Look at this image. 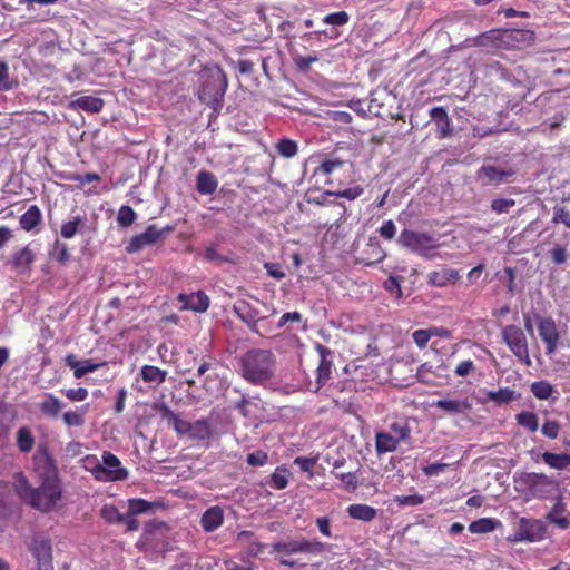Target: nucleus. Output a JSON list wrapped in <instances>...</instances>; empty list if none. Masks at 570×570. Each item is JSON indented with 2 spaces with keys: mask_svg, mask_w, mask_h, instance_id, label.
<instances>
[{
  "mask_svg": "<svg viewBox=\"0 0 570 570\" xmlns=\"http://www.w3.org/2000/svg\"><path fill=\"white\" fill-rule=\"evenodd\" d=\"M267 453L259 450L247 454L246 461L252 466H262L267 462Z\"/></svg>",
  "mask_w": 570,
  "mask_h": 570,
  "instance_id": "obj_56",
  "label": "nucleus"
},
{
  "mask_svg": "<svg viewBox=\"0 0 570 570\" xmlns=\"http://www.w3.org/2000/svg\"><path fill=\"white\" fill-rule=\"evenodd\" d=\"M316 458L297 456L294 464L297 465L303 472H312L313 466L316 464Z\"/></svg>",
  "mask_w": 570,
  "mask_h": 570,
  "instance_id": "obj_59",
  "label": "nucleus"
},
{
  "mask_svg": "<svg viewBox=\"0 0 570 570\" xmlns=\"http://www.w3.org/2000/svg\"><path fill=\"white\" fill-rule=\"evenodd\" d=\"M52 255L60 264H66L70 258L68 246L58 239L55 242Z\"/></svg>",
  "mask_w": 570,
  "mask_h": 570,
  "instance_id": "obj_49",
  "label": "nucleus"
},
{
  "mask_svg": "<svg viewBox=\"0 0 570 570\" xmlns=\"http://www.w3.org/2000/svg\"><path fill=\"white\" fill-rule=\"evenodd\" d=\"M513 482L518 493L530 498L548 499L559 491V482L544 473L521 472Z\"/></svg>",
  "mask_w": 570,
  "mask_h": 570,
  "instance_id": "obj_4",
  "label": "nucleus"
},
{
  "mask_svg": "<svg viewBox=\"0 0 570 570\" xmlns=\"http://www.w3.org/2000/svg\"><path fill=\"white\" fill-rule=\"evenodd\" d=\"M459 278V272L456 269L448 267L438 271H432L428 275L429 284L436 287H444L446 285L454 284Z\"/></svg>",
  "mask_w": 570,
  "mask_h": 570,
  "instance_id": "obj_18",
  "label": "nucleus"
},
{
  "mask_svg": "<svg viewBox=\"0 0 570 570\" xmlns=\"http://www.w3.org/2000/svg\"><path fill=\"white\" fill-rule=\"evenodd\" d=\"M315 522H316V525L318 528V531L324 537H326V538H331L332 537L331 522H330L328 518L321 517V518H317Z\"/></svg>",
  "mask_w": 570,
  "mask_h": 570,
  "instance_id": "obj_64",
  "label": "nucleus"
},
{
  "mask_svg": "<svg viewBox=\"0 0 570 570\" xmlns=\"http://www.w3.org/2000/svg\"><path fill=\"white\" fill-rule=\"evenodd\" d=\"M515 205L512 198H497L491 203V209L497 214H505Z\"/></svg>",
  "mask_w": 570,
  "mask_h": 570,
  "instance_id": "obj_50",
  "label": "nucleus"
},
{
  "mask_svg": "<svg viewBox=\"0 0 570 570\" xmlns=\"http://www.w3.org/2000/svg\"><path fill=\"white\" fill-rule=\"evenodd\" d=\"M561 430V425L553 420H547L541 426V433L551 440H554L559 436Z\"/></svg>",
  "mask_w": 570,
  "mask_h": 570,
  "instance_id": "obj_51",
  "label": "nucleus"
},
{
  "mask_svg": "<svg viewBox=\"0 0 570 570\" xmlns=\"http://www.w3.org/2000/svg\"><path fill=\"white\" fill-rule=\"evenodd\" d=\"M399 443L407 441L411 436V429L405 422H394L390 425V432Z\"/></svg>",
  "mask_w": 570,
  "mask_h": 570,
  "instance_id": "obj_40",
  "label": "nucleus"
},
{
  "mask_svg": "<svg viewBox=\"0 0 570 570\" xmlns=\"http://www.w3.org/2000/svg\"><path fill=\"white\" fill-rule=\"evenodd\" d=\"M346 512L350 518L355 520H361L364 522H370L376 518V510L364 503H354L350 504L346 509Z\"/></svg>",
  "mask_w": 570,
  "mask_h": 570,
  "instance_id": "obj_25",
  "label": "nucleus"
},
{
  "mask_svg": "<svg viewBox=\"0 0 570 570\" xmlns=\"http://www.w3.org/2000/svg\"><path fill=\"white\" fill-rule=\"evenodd\" d=\"M33 261L35 254L29 247H23L22 249L14 253L12 257V264L14 268L18 269L19 272L28 271Z\"/></svg>",
  "mask_w": 570,
  "mask_h": 570,
  "instance_id": "obj_33",
  "label": "nucleus"
},
{
  "mask_svg": "<svg viewBox=\"0 0 570 570\" xmlns=\"http://www.w3.org/2000/svg\"><path fill=\"white\" fill-rule=\"evenodd\" d=\"M476 370L472 360L461 361L454 368V374L460 377H465Z\"/></svg>",
  "mask_w": 570,
  "mask_h": 570,
  "instance_id": "obj_55",
  "label": "nucleus"
},
{
  "mask_svg": "<svg viewBox=\"0 0 570 570\" xmlns=\"http://www.w3.org/2000/svg\"><path fill=\"white\" fill-rule=\"evenodd\" d=\"M517 423L529 432H537L539 429V419L534 412L523 411L515 415Z\"/></svg>",
  "mask_w": 570,
  "mask_h": 570,
  "instance_id": "obj_36",
  "label": "nucleus"
},
{
  "mask_svg": "<svg viewBox=\"0 0 570 570\" xmlns=\"http://www.w3.org/2000/svg\"><path fill=\"white\" fill-rule=\"evenodd\" d=\"M275 149L284 158H293L298 153V145L291 138H282L275 144Z\"/></svg>",
  "mask_w": 570,
  "mask_h": 570,
  "instance_id": "obj_35",
  "label": "nucleus"
},
{
  "mask_svg": "<svg viewBox=\"0 0 570 570\" xmlns=\"http://www.w3.org/2000/svg\"><path fill=\"white\" fill-rule=\"evenodd\" d=\"M89 404L81 405L76 410H69L62 414V421L67 428H80L85 424V416Z\"/></svg>",
  "mask_w": 570,
  "mask_h": 570,
  "instance_id": "obj_31",
  "label": "nucleus"
},
{
  "mask_svg": "<svg viewBox=\"0 0 570 570\" xmlns=\"http://www.w3.org/2000/svg\"><path fill=\"white\" fill-rule=\"evenodd\" d=\"M233 311L253 332H257L258 311L250 303L245 299H238L234 303Z\"/></svg>",
  "mask_w": 570,
  "mask_h": 570,
  "instance_id": "obj_17",
  "label": "nucleus"
},
{
  "mask_svg": "<svg viewBox=\"0 0 570 570\" xmlns=\"http://www.w3.org/2000/svg\"><path fill=\"white\" fill-rule=\"evenodd\" d=\"M160 416L166 420L179 436H186L190 441H206L213 436V429L208 420L200 419L189 422L180 419L168 406H161Z\"/></svg>",
  "mask_w": 570,
  "mask_h": 570,
  "instance_id": "obj_6",
  "label": "nucleus"
},
{
  "mask_svg": "<svg viewBox=\"0 0 570 570\" xmlns=\"http://www.w3.org/2000/svg\"><path fill=\"white\" fill-rule=\"evenodd\" d=\"M83 466L100 482L124 481L128 478V471L121 466L119 458L109 451L102 453L101 462L96 455H87Z\"/></svg>",
  "mask_w": 570,
  "mask_h": 570,
  "instance_id": "obj_5",
  "label": "nucleus"
},
{
  "mask_svg": "<svg viewBox=\"0 0 570 570\" xmlns=\"http://www.w3.org/2000/svg\"><path fill=\"white\" fill-rule=\"evenodd\" d=\"M86 218L83 216H76L72 220L63 223L61 225L60 234L63 238H72L85 225Z\"/></svg>",
  "mask_w": 570,
  "mask_h": 570,
  "instance_id": "obj_38",
  "label": "nucleus"
},
{
  "mask_svg": "<svg viewBox=\"0 0 570 570\" xmlns=\"http://www.w3.org/2000/svg\"><path fill=\"white\" fill-rule=\"evenodd\" d=\"M237 541L242 543L245 552L249 557H257L264 552L266 544L256 540L255 533L248 530H243L237 534Z\"/></svg>",
  "mask_w": 570,
  "mask_h": 570,
  "instance_id": "obj_19",
  "label": "nucleus"
},
{
  "mask_svg": "<svg viewBox=\"0 0 570 570\" xmlns=\"http://www.w3.org/2000/svg\"><path fill=\"white\" fill-rule=\"evenodd\" d=\"M542 461L552 469L564 470L570 465V454L546 451L542 453Z\"/></svg>",
  "mask_w": 570,
  "mask_h": 570,
  "instance_id": "obj_32",
  "label": "nucleus"
},
{
  "mask_svg": "<svg viewBox=\"0 0 570 570\" xmlns=\"http://www.w3.org/2000/svg\"><path fill=\"white\" fill-rule=\"evenodd\" d=\"M348 20L350 16L345 11L332 12L323 18V22L331 26H344Z\"/></svg>",
  "mask_w": 570,
  "mask_h": 570,
  "instance_id": "obj_48",
  "label": "nucleus"
},
{
  "mask_svg": "<svg viewBox=\"0 0 570 570\" xmlns=\"http://www.w3.org/2000/svg\"><path fill=\"white\" fill-rule=\"evenodd\" d=\"M151 503L145 499H130L128 501V510L131 515L145 513L151 509Z\"/></svg>",
  "mask_w": 570,
  "mask_h": 570,
  "instance_id": "obj_44",
  "label": "nucleus"
},
{
  "mask_svg": "<svg viewBox=\"0 0 570 570\" xmlns=\"http://www.w3.org/2000/svg\"><path fill=\"white\" fill-rule=\"evenodd\" d=\"M538 332L546 345L547 355L554 354L560 341V333L556 322L551 317L540 318L538 322Z\"/></svg>",
  "mask_w": 570,
  "mask_h": 570,
  "instance_id": "obj_12",
  "label": "nucleus"
},
{
  "mask_svg": "<svg viewBox=\"0 0 570 570\" xmlns=\"http://www.w3.org/2000/svg\"><path fill=\"white\" fill-rule=\"evenodd\" d=\"M335 478L338 479L346 489H355L357 485L355 473H335Z\"/></svg>",
  "mask_w": 570,
  "mask_h": 570,
  "instance_id": "obj_61",
  "label": "nucleus"
},
{
  "mask_svg": "<svg viewBox=\"0 0 570 570\" xmlns=\"http://www.w3.org/2000/svg\"><path fill=\"white\" fill-rule=\"evenodd\" d=\"M364 193L363 187L360 185L338 190V191H325V195H334L336 197L346 198L348 200H354L358 198Z\"/></svg>",
  "mask_w": 570,
  "mask_h": 570,
  "instance_id": "obj_45",
  "label": "nucleus"
},
{
  "mask_svg": "<svg viewBox=\"0 0 570 570\" xmlns=\"http://www.w3.org/2000/svg\"><path fill=\"white\" fill-rule=\"evenodd\" d=\"M551 259L556 265H561L567 261V249L562 246H556L551 249Z\"/></svg>",
  "mask_w": 570,
  "mask_h": 570,
  "instance_id": "obj_62",
  "label": "nucleus"
},
{
  "mask_svg": "<svg viewBox=\"0 0 570 570\" xmlns=\"http://www.w3.org/2000/svg\"><path fill=\"white\" fill-rule=\"evenodd\" d=\"M179 301L184 303L185 308L193 309L195 312H206L209 307V297L204 292H197L187 296L185 294L179 295Z\"/></svg>",
  "mask_w": 570,
  "mask_h": 570,
  "instance_id": "obj_22",
  "label": "nucleus"
},
{
  "mask_svg": "<svg viewBox=\"0 0 570 570\" xmlns=\"http://www.w3.org/2000/svg\"><path fill=\"white\" fill-rule=\"evenodd\" d=\"M104 100L94 96H81L70 102V108L80 109L87 112H99L104 107Z\"/></svg>",
  "mask_w": 570,
  "mask_h": 570,
  "instance_id": "obj_24",
  "label": "nucleus"
},
{
  "mask_svg": "<svg viewBox=\"0 0 570 570\" xmlns=\"http://www.w3.org/2000/svg\"><path fill=\"white\" fill-rule=\"evenodd\" d=\"M497 520L491 518H481L470 523L469 531L471 533H489L495 529Z\"/></svg>",
  "mask_w": 570,
  "mask_h": 570,
  "instance_id": "obj_39",
  "label": "nucleus"
},
{
  "mask_svg": "<svg viewBox=\"0 0 570 570\" xmlns=\"http://www.w3.org/2000/svg\"><path fill=\"white\" fill-rule=\"evenodd\" d=\"M139 375L145 383L159 386L166 381L167 372L154 365H144L140 368Z\"/></svg>",
  "mask_w": 570,
  "mask_h": 570,
  "instance_id": "obj_29",
  "label": "nucleus"
},
{
  "mask_svg": "<svg viewBox=\"0 0 570 570\" xmlns=\"http://www.w3.org/2000/svg\"><path fill=\"white\" fill-rule=\"evenodd\" d=\"M29 549L37 560L39 567L51 566L52 561V547L49 539L41 535L32 538Z\"/></svg>",
  "mask_w": 570,
  "mask_h": 570,
  "instance_id": "obj_14",
  "label": "nucleus"
},
{
  "mask_svg": "<svg viewBox=\"0 0 570 570\" xmlns=\"http://www.w3.org/2000/svg\"><path fill=\"white\" fill-rule=\"evenodd\" d=\"M553 224H563L570 228V212L561 206L553 207Z\"/></svg>",
  "mask_w": 570,
  "mask_h": 570,
  "instance_id": "obj_52",
  "label": "nucleus"
},
{
  "mask_svg": "<svg viewBox=\"0 0 570 570\" xmlns=\"http://www.w3.org/2000/svg\"><path fill=\"white\" fill-rule=\"evenodd\" d=\"M35 436L28 426H21L17 431V446L20 452L29 453L35 446Z\"/></svg>",
  "mask_w": 570,
  "mask_h": 570,
  "instance_id": "obj_34",
  "label": "nucleus"
},
{
  "mask_svg": "<svg viewBox=\"0 0 570 570\" xmlns=\"http://www.w3.org/2000/svg\"><path fill=\"white\" fill-rule=\"evenodd\" d=\"M399 444L396 439L389 432L380 431L375 433V451L377 455L394 452Z\"/></svg>",
  "mask_w": 570,
  "mask_h": 570,
  "instance_id": "obj_26",
  "label": "nucleus"
},
{
  "mask_svg": "<svg viewBox=\"0 0 570 570\" xmlns=\"http://www.w3.org/2000/svg\"><path fill=\"white\" fill-rule=\"evenodd\" d=\"M430 117L436 125L438 137L441 139L446 138L451 132V121L444 107H433L430 110Z\"/></svg>",
  "mask_w": 570,
  "mask_h": 570,
  "instance_id": "obj_20",
  "label": "nucleus"
},
{
  "mask_svg": "<svg viewBox=\"0 0 570 570\" xmlns=\"http://www.w3.org/2000/svg\"><path fill=\"white\" fill-rule=\"evenodd\" d=\"M412 338L420 350L425 348L429 341L431 340L428 328L414 331L412 334Z\"/></svg>",
  "mask_w": 570,
  "mask_h": 570,
  "instance_id": "obj_57",
  "label": "nucleus"
},
{
  "mask_svg": "<svg viewBox=\"0 0 570 570\" xmlns=\"http://www.w3.org/2000/svg\"><path fill=\"white\" fill-rule=\"evenodd\" d=\"M315 61H317L316 56H299L295 58V65L302 71L307 70Z\"/></svg>",
  "mask_w": 570,
  "mask_h": 570,
  "instance_id": "obj_63",
  "label": "nucleus"
},
{
  "mask_svg": "<svg viewBox=\"0 0 570 570\" xmlns=\"http://www.w3.org/2000/svg\"><path fill=\"white\" fill-rule=\"evenodd\" d=\"M288 484L287 471L277 468L271 476V485L276 490H283Z\"/></svg>",
  "mask_w": 570,
  "mask_h": 570,
  "instance_id": "obj_46",
  "label": "nucleus"
},
{
  "mask_svg": "<svg viewBox=\"0 0 570 570\" xmlns=\"http://www.w3.org/2000/svg\"><path fill=\"white\" fill-rule=\"evenodd\" d=\"M346 164V160L334 154L326 155L314 168L313 177L317 180L322 179L326 185H331L335 179H338V174L344 170Z\"/></svg>",
  "mask_w": 570,
  "mask_h": 570,
  "instance_id": "obj_10",
  "label": "nucleus"
},
{
  "mask_svg": "<svg viewBox=\"0 0 570 570\" xmlns=\"http://www.w3.org/2000/svg\"><path fill=\"white\" fill-rule=\"evenodd\" d=\"M436 407L451 413V414H459L464 413L465 411L470 410L472 404L468 399L463 400H450V399H442L438 400L434 404Z\"/></svg>",
  "mask_w": 570,
  "mask_h": 570,
  "instance_id": "obj_28",
  "label": "nucleus"
},
{
  "mask_svg": "<svg viewBox=\"0 0 570 570\" xmlns=\"http://www.w3.org/2000/svg\"><path fill=\"white\" fill-rule=\"evenodd\" d=\"M13 487L22 501L41 512L55 510L62 494L60 481L56 472L43 478L38 488H32L26 475L22 472H18L14 474Z\"/></svg>",
  "mask_w": 570,
  "mask_h": 570,
  "instance_id": "obj_1",
  "label": "nucleus"
},
{
  "mask_svg": "<svg viewBox=\"0 0 570 570\" xmlns=\"http://www.w3.org/2000/svg\"><path fill=\"white\" fill-rule=\"evenodd\" d=\"M13 87V82L10 80L9 67L4 61H0V90L8 91Z\"/></svg>",
  "mask_w": 570,
  "mask_h": 570,
  "instance_id": "obj_53",
  "label": "nucleus"
},
{
  "mask_svg": "<svg viewBox=\"0 0 570 570\" xmlns=\"http://www.w3.org/2000/svg\"><path fill=\"white\" fill-rule=\"evenodd\" d=\"M273 552H281L284 554L304 553V554H321L324 552V543L317 540H307L305 538L293 539L284 542H275L272 544Z\"/></svg>",
  "mask_w": 570,
  "mask_h": 570,
  "instance_id": "obj_9",
  "label": "nucleus"
},
{
  "mask_svg": "<svg viewBox=\"0 0 570 570\" xmlns=\"http://www.w3.org/2000/svg\"><path fill=\"white\" fill-rule=\"evenodd\" d=\"M264 267L267 274L277 281H281L286 276L282 266L277 263H265Z\"/></svg>",
  "mask_w": 570,
  "mask_h": 570,
  "instance_id": "obj_60",
  "label": "nucleus"
},
{
  "mask_svg": "<svg viewBox=\"0 0 570 570\" xmlns=\"http://www.w3.org/2000/svg\"><path fill=\"white\" fill-rule=\"evenodd\" d=\"M275 355L269 350L253 348L240 358L243 377L254 384L268 381L274 375Z\"/></svg>",
  "mask_w": 570,
  "mask_h": 570,
  "instance_id": "obj_2",
  "label": "nucleus"
},
{
  "mask_svg": "<svg viewBox=\"0 0 570 570\" xmlns=\"http://www.w3.org/2000/svg\"><path fill=\"white\" fill-rule=\"evenodd\" d=\"M63 407V403L53 394L47 393L43 401L39 404L40 412L51 419L58 417L60 411Z\"/></svg>",
  "mask_w": 570,
  "mask_h": 570,
  "instance_id": "obj_27",
  "label": "nucleus"
},
{
  "mask_svg": "<svg viewBox=\"0 0 570 570\" xmlns=\"http://www.w3.org/2000/svg\"><path fill=\"white\" fill-rule=\"evenodd\" d=\"M502 341L507 344L515 358L525 366H531L532 361L529 353V343L524 331L514 324L501 328Z\"/></svg>",
  "mask_w": 570,
  "mask_h": 570,
  "instance_id": "obj_7",
  "label": "nucleus"
},
{
  "mask_svg": "<svg viewBox=\"0 0 570 570\" xmlns=\"http://www.w3.org/2000/svg\"><path fill=\"white\" fill-rule=\"evenodd\" d=\"M218 181L215 175L208 170H200L196 177V188L202 195H212L216 191Z\"/></svg>",
  "mask_w": 570,
  "mask_h": 570,
  "instance_id": "obj_23",
  "label": "nucleus"
},
{
  "mask_svg": "<svg viewBox=\"0 0 570 570\" xmlns=\"http://www.w3.org/2000/svg\"><path fill=\"white\" fill-rule=\"evenodd\" d=\"M65 178L70 181L79 183L80 185L101 180V177L97 173H86L83 175L73 173L65 176Z\"/></svg>",
  "mask_w": 570,
  "mask_h": 570,
  "instance_id": "obj_47",
  "label": "nucleus"
},
{
  "mask_svg": "<svg viewBox=\"0 0 570 570\" xmlns=\"http://www.w3.org/2000/svg\"><path fill=\"white\" fill-rule=\"evenodd\" d=\"M100 514L109 523H124L125 521V517L114 505H104Z\"/></svg>",
  "mask_w": 570,
  "mask_h": 570,
  "instance_id": "obj_43",
  "label": "nucleus"
},
{
  "mask_svg": "<svg viewBox=\"0 0 570 570\" xmlns=\"http://www.w3.org/2000/svg\"><path fill=\"white\" fill-rule=\"evenodd\" d=\"M515 175L512 168H499L494 165H483L476 171L479 179H484L483 185L499 186L509 181V178Z\"/></svg>",
  "mask_w": 570,
  "mask_h": 570,
  "instance_id": "obj_13",
  "label": "nucleus"
},
{
  "mask_svg": "<svg viewBox=\"0 0 570 570\" xmlns=\"http://www.w3.org/2000/svg\"><path fill=\"white\" fill-rule=\"evenodd\" d=\"M224 522L223 510L215 505L207 509L200 519V524L206 532H213L218 529Z\"/></svg>",
  "mask_w": 570,
  "mask_h": 570,
  "instance_id": "obj_21",
  "label": "nucleus"
},
{
  "mask_svg": "<svg viewBox=\"0 0 570 570\" xmlns=\"http://www.w3.org/2000/svg\"><path fill=\"white\" fill-rule=\"evenodd\" d=\"M66 365L73 370V376L76 379H81L86 374L95 372L99 370L101 366L106 365L102 363H94L91 360H77L76 355L68 354L65 358Z\"/></svg>",
  "mask_w": 570,
  "mask_h": 570,
  "instance_id": "obj_16",
  "label": "nucleus"
},
{
  "mask_svg": "<svg viewBox=\"0 0 570 570\" xmlns=\"http://www.w3.org/2000/svg\"><path fill=\"white\" fill-rule=\"evenodd\" d=\"M171 229V227H167L165 230H160L155 225H150L144 233L130 238L126 250L129 254H135L146 247L153 246L164 236L165 232H170Z\"/></svg>",
  "mask_w": 570,
  "mask_h": 570,
  "instance_id": "obj_11",
  "label": "nucleus"
},
{
  "mask_svg": "<svg viewBox=\"0 0 570 570\" xmlns=\"http://www.w3.org/2000/svg\"><path fill=\"white\" fill-rule=\"evenodd\" d=\"M320 353V362L316 368V383L317 389L324 385L331 377L333 361H332V352L322 345L317 347Z\"/></svg>",
  "mask_w": 570,
  "mask_h": 570,
  "instance_id": "obj_15",
  "label": "nucleus"
},
{
  "mask_svg": "<svg viewBox=\"0 0 570 570\" xmlns=\"http://www.w3.org/2000/svg\"><path fill=\"white\" fill-rule=\"evenodd\" d=\"M227 88L228 79L225 71L218 66L207 68L200 76L198 98L215 111H219L223 108Z\"/></svg>",
  "mask_w": 570,
  "mask_h": 570,
  "instance_id": "obj_3",
  "label": "nucleus"
},
{
  "mask_svg": "<svg viewBox=\"0 0 570 570\" xmlns=\"http://www.w3.org/2000/svg\"><path fill=\"white\" fill-rule=\"evenodd\" d=\"M136 218H137V214L130 206L122 205L119 208L118 215H117V223L119 226L129 227L130 225H132L135 223Z\"/></svg>",
  "mask_w": 570,
  "mask_h": 570,
  "instance_id": "obj_42",
  "label": "nucleus"
},
{
  "mask_svg": "<svg viewBox=\"0 0 570 570\" xmlns=\"http://www.w3.org/2000/svg\"><path fill=\"white\" fill-rule=\"evenodd\" d=\"M42 222V214L40 208L37 205H32L28 208L26 213L20 216L19 223L20 227L30 232L36 228Z\"/></svg>",
  "mask_w": 570,
  "mask_h": 570,
  "instance_id": "obj_30",
  "label": "nucleus"
},
{
  "mask_svg": "<svg viewBox=\"0 0 570 570\" xmlns=\"http://www.w3.org/2000/svg\"><path fill=\"white\" fill-rule=\"evenodd\" d=\"M488 399L499 404H508L514 400V391L509 387L488 392Z\"/></svg>",
  "mask_w": 570,
  "mask_h": 570,
  "instance_id": "obj_41",
  "label": "nucleus"
},
{
  "mask_svg": "<svg viewBox=\"0 0 570 570\" xmlns=\"http://www.w3.org/2000/svg\"><path fill=\"white\" fill-rule=\"evenodd\" d=\"M379 234L384 239L391 240L394 238L396 234V227L393 220L389 219L383 223V225L379 228Z\"/></svg>",
  "mask_w": 570,
  "mask_h": 570,
  "instance_id": "obj_58",
  "label": "nucleus"
},
{
  "mask_svg": "<svg viewBox=\"0 0 570 570\" xmlns=\"http://www.w3.org/2000/svg\"><path fill=\"white\" fill-rule=\"evenodd\" d=\"M397 243L407 250L421 256H428V252L439 247L438 238L433 234L407 228L400 233Z\"/></svg>",
  "mask_w": 570,
  "mask_h": 570,
  "instance_id": "obj_8",
  "label": "nucleus"
},
{
  "mask_svg": "<svg viewBox=\"0 0 570 570\" xmlns=\"http://www.w3.org/2000/svg\"><path fill=\"white\" fill-rule=\"evenodd\" d=\"M532 394L541 401L549 400L554 391L553 385L548 381H537L530 386Z\"/></svg>",
  "mask_w": 570,
  "mask_h": 570,
  "instance_id": "obj_37",
  "label": "nucleus"
},
{
  "mask_svg": "<svg viewBox=\"0 0 570 570\" xmlns=\"http://www.w3.org/2000/svg\"><path fill=\"white\" fill-rule=\"evenodd\" d=\"M62 393L66 395L68 400L72 402H82L89 395V392L86 387L62 390Z\"/></svg>",
  "mask_w": 570,
  "mask_h": 570,
  "instance_id": "obj_54",
  "label": "nucleus"
}]
</instances>
